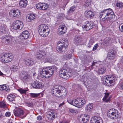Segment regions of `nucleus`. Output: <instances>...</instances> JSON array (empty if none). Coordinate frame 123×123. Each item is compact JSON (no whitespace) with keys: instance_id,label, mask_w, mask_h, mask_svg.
<instances>
[{"instance_id":"obj_34","label":"nucleus","mask_w":123,"mask_h":123,"mask_svg":"<svg viewBox=\"0 0 123 123\" xmlns=\"http://www.w3.org/2000/svg\"><path fill=\"white\" fill-rule=\"evenodd\" d=\"M82 116L83 117L82 118V121L83 122L85 121V120H87L89 119V116L88 114H85L84 115Z\"/></svg>"},{"instance_id":"obj_1","label":"nucleus","mask_w":123,"mask_h":123,"mask_svg":"<svg viewBox=\"0 0 123 123\" xmlns=\"http://www.w3.org/2000/svg\"><path fill=\"white\" fill-rule=\"evenodd\" d=\"M57 69V68L55 66H54L48 67L45 68H40L39 71L42 77L48 78L52 76L54 72Z\"/></svg>"},{"instance_id":"obj_36","label":"nucleus","mask_w":123,"mask_h":123,"mask_svg":"<svg viewBox=\"0 0 123 123\" xmlns=\"http://www.w3.org/2000/svg\"><path fill=\"white\" fill-rule=\"evenodd\" d=\"M92 108V105L91 104H89L86 107L85 109L87 111H89Z\"/></svg>"},{"instance_id":"obj_50","label":"nucleus","mask_w":123,"mask_h":123,"mask_svg":"<svg viewBox=\"0 0 123 123\" xmlns=\"http://www.w3.org/2000/svg\"><path fill=\"white\" fill-rule=\"evenodd\" d=\"M91 4V3L89 1L86 0V1L85 2V6H88L89 5H90Z\"/></svg>"},{"instance_id":"obj_45","label":"nucleus","mask_w":123,"mask_h":123,"mask_svg":"<svg viewBox=\"0 0 123 123\" xmlns=\"http://www.w3.org/2000/svg\"><path fill=\"white\" fill-rule=\"evenodd\" d=\"M75 9V6H73L70 8L68 12V13H70L71 12H73L74 11Z\"/></svg>"},{"instance_id":"obj_58","label":"nucleus","mask_w":123,"mask_h":123,"mask_svg":"<svg viewBox=\"0 0 123 123\" xmlns=\"http://www.w3.org/2000/svg\"><path fill=\"white\" fill-rule=\"evenodd\" d=\"M59 123H68L67 121H63Z\"/></svg>"},{"instance_id":"obj_42","label":"nucleus","mask_w":123,"mask_h":123,"mask_svg":"<svg viewBox=\"0 0 123 123\" xmlns=\"http://www.w3.org/2000/svg\"><path fill=\"white\" fill-rule=\"evenodd\" d=\"M40 93H30V95L32 97L35 98L39 96L40 95Z\"/></svg>"},{"instance_id":"obj_22","label":"nucleus","mask_w":123,"mask_h":123,"mask_svg":"<svg viewBox=\"0 0 123 123\" xmlns=\"http://www.w3.org/2000/svg\"><path fill=\"white\" fill-rule=\"evenodd\" d=\"M86 12L85 15L87 17L92 18L94 17V13L91 11H86Z\"/></svg>"},{"instance_id":"obj_10","label":"nucleus","mask_w":123,"mask_h":123,"mask_svg":"<svg viewBox=\"0 0 123 123\" xmlns=\"http://www.w3.org/2000/svg\"><path fill=\"white\" fill-rule=\"evenodd\" d=\"M94 24L89 21H86L84 23L82 28L84 31H88L93 27Z\"/></svg>"},{"instance_id":"obj_33","label":"nucleus","mask_w":123,"mask_h":123,"mask_svg":"<svg viewBox=\"0 0 123 123\" xmlns=\"http://www.w3.org/2000/svg\"><path fill=\"white\" fill-rule=\"evenodd\" d=\"M106 69L105 68L103 67L100 68L98 71V74H102L104 73L105 72Z\"/></svg>"},{"instance_id":"obj_20","label":"nucleus","mask_w":123,"mask_h":123,"mask_svg":"<svg viewBox=\"0 0 123 123\" xmlns=\"http://www.w3.org/2000/svg\"><path fill=\"white\" fill-rule=\"evenodd\" d=\"M90 122L92 123H101L102 120L100 117H94L91 118Z\"/></svg>"},{"instance_id":"obj_16","label":"nucleus","mask_w":123,"mask_h":123,"mask_svg":"<svg viewBox=\"0 0 123 123\" xmlns=\"http://www.w3.org/2000/svg\"><path fill=\"white\" fill-rule=\"evenodd\" d=\"M29 33L27 30L23 31L22 33L19 36V38L21 40H24L27 39L29 37Z\"/></svg>"},{"instance_id":"obj_24","label":"nucleus","mask_w":123,"mask_h":123,"mask_svg":"<svg viewBox=\"0 0 123 123\" xmlns=\"http://www.w3.org/2000/svg\"><path fill=\"white\" fill-rule=\"evenodd\" d=\"M109 93H105V95L103 99V101L106 102H110V97H109Z\"/></svg>"},{"instance_id":"obj_4","label":"nucleus","mask_w":123,"mask_h":123,"mask_svg":"<svg viewBox=\"0 0 123 123\" xmlns=\"http://www.w3.org/2000/svg\"><path fill=\"white\" fill-rule=\"evenodd\" d=\"M38 32L41 36L46 37L49 34L50 30L48 27L46 25L41 24L38 27Z\"/></svg>"},{"instance_id":"obj_54","label":"nucleus","mask_w":123,"mask_h":123,"mask_svg":"<svg viewBox=\"0 0 123 123\" xmlns=\"http://www.w3.org/2000/svg\"><path fill=\"white\" fill-rule=\"evenodd\" d=\"M59 86L58 85H56L54 86V88L53 90L55 89H59Z\"/></svg>"},{"instance_id":"obj_62","label":"nucleus","mask_w":123,"mask_h":123,"mask_svg":"<svg viewBox=\"0 0 123 123\" xmlns=\"http://www.w3.org/2000/svg\"><path fill=\"white\" fill-rule=\"evenodd\" d=\"M94 63H93L92 64V66H93V65H94Z\"/></svg>"},{"instance_id":"obj_8","label":"nucleus","mask_w":123,"mask_h":123,"mask_svg":"<svg viewBox=\"0 0 123 123\" xmlns=\"http://www.w3.org/2000/svg\"><path fill=\"white\" fill-rule=\"evenodd\" d=\"M104 78L106 80L105 82L107 84H108V86H109L114 85L115 83V78L114 75H107L104 77Z\"/></svg>"},{"instance_id":"obj_59","label":"nucleus","mask_w":123,"mask_h":123,"mask_svg":"<svg viewBox=\"0 0 123 123\" xmlns=\"http://www.w3.org/2000/svg\"><path fill=\"white\" fill-rule=\"evenodd\" d=\"M2 117V115L1 112L0 111V118Z\"/></svg>"},{"instance_id":"obj_21","label":"nucleus","mask_w":123,"mask_h":123,"mask_svg":"<svg viewBox=\"0 0 123 123\" xmlns=\"http://www.w3.org/2000/svg\"><path fill=\"white\" fill-rule=\"evenodd\" d=\"M37 59H41L43 58L46 55V52L43 51L38 52L37 54Z\"/></svg>"},{"instance_id":"obj_9","label":"nucleus","mask_w":123,"mask_h":123,"mask_svg":"<svg viewBox=\"0 0 123 123\" xmlns=\"http://www.w3.org/2000/svg\"><path fill=\"white\" fill-rule=\"evenodd\" d=\"M23 27V22L19 20H16L13 23L12 26V29L15 30H20Z\"/></svg>"},{"instance_id":"obj_23","label":"nucleus","mask_w":123,"mask_h":123,"mask_svg":"<svg viewBox=\"0 0 123 123\" xmlns=\"http://www.w3.org/2000/svg\"><path fill=\"white\" fill-rule=\"evenodd\" d=\"M27 20L28 22H30L33 20L35 19V16L33 14H28L27 16Z\"/></svg>"},{"instance_id":"obj_15","label":"nucleus","mask_w":123,"mask_h":123,"mask_svg":"<svg viewBox=\"0 0 123 123\" xmlns=\"http://www.w3.org/2000/svg\"><path fill=\"white\" fill-rule=\"evenodd\" d=\"M31 85L34 88L40 89L43 87V86L42 83L37 80H36L31 83Z\"/></svg>"},{"instance_id":"obj_40","label":"nucleus","mask_w":123,"mask_h":123,"mask_svg":"<svg viewBox=\"0 0 123 123\" xmlns=\"http://www.w3.org/2000/svg\"><path fill=\"white\" fill-rule=\"evenodd\" d=\"M63 56L65 58L67 59H71L72 56V54H69L64 55Z\"/></svg>"},{"instance_id":"obj_31","label":"nucleus","mask_w":123,"mask_h":123,"mask_svg":"<svg viewBox=\"0 0 123 123\" xmlns=\"http://www.w3.org/2000/svg\"><path fill=\"white\" fill-rule=\"evenodd\" d=\"M3 38V41L5 40L6 41V40L7 42L9 43L10 42H11L12 41V39L11 37H10L8 36H6L4 37V36H3L2 37Z\"/></svg>"},{"instance_id":"obj_27","label":"nucleus","mask_w":123,"mask_h":123,"mask_svg":"<svg viewBox=\"0 0 123 123\" xmlns=\"http://www.w3.org/2000/svg\"><path fill=\"white\" fill-rule=\"evenodd\" d=\"M15 98V96L14 94H9L7 97V99L10 102L14 101Z\"/></svg>"},{"instance_id":"obj_43","label":"nucleus","mask_w":123,"mask_h":123,"mask_svg":"<svg viewBox=\"0 0 123 123\" xmlns=\"http://www.w3.org/2000/svg\"><path fill=\"white\" fill-rule=\"evenodd\" d=\"M6 29L5 27L3 25V26H1L0 27V32L3 33H5Z\"/></svg>"},{"instance_id":"obj_44","label":"nucleus","mask_w":123,"mask_h":123,"mask_svg":"<svg viewBox=\"0 0 123 123\" xmlns=\"http://www.w3.org/2000/svg\"><path fill=\"white\" fill-rule=\"evenodd\" d=\"M61 42L60 43L61 44H63V45H65V43L66 42H67L68 44V43L67 39L65 38H62L61 40Z\"/></svg>"},{"instance_id":"obj_6","label":"nucleus","mask_w":123,"mask_h":123,"mask_svg":"<svg viewBox=\"0 0 123 123\" xmlns=\"http://www.w3.org/2000/svg\"><path fill=\"white\" fill-rule=\"evenodd\" d=\"M77 100L76 99L68 100L67 102L70 104L78 107L80 108L84 105L86 102L85 99Z\"/></svg>"},{"instance_id":"obj_61","label":"nucleus","mask_w":123,"mask_h":123,"mask_svg":"<svg viewBox=\"0 0 123 123\" xmlns=\"http://www.w3.org/2000/svg\"><path fill=\"white\" fill-rule=\"evenodd\" d=\"M3 75V74L2 72H1L0 71V75L1 76H2Z\"/></svg>"},{"instance_id":"obj_25","label":"nucleus","mask_w":123,"mask_h":123,"mask_svg":"<svg viewBox=\"0 0 123 123\" xmlns=\"http://www.w3.org/2000/svg\"><path fill=\"white\" fill-rule=\"evenodd\" d=\"M25 64L27 66H31L35 64V62L32 59H30L27 60L25 61Z\"/></svg>"},{"instance_id":"obj_13","label":"nucleus","mask_w":123,"mask_h":123,"mask_svg":"<svg viewBox=\"0 0 123 123\" xmlns=\"http://www.w3.org/2000/svg\"><path fill=\"white\" fill-rule=\"evenodd\" d=\"M68 45L67 42L65 43V45H64L63 44H61V43H59L57 45L56 49L57 51L62 52L66 51Z\"/></svg>"},{"instance_id":"obj_30","label":"nucleus","mask_w":123,"mask_h":123,"mask_svg":"<svg viewBox=\"0 0 123 123\" xmlns=\"http://www.w3.org/2000/svg\"><path fill=\"white\" fill-rule=\"evenodd\" d=\"M95 38L94 37H91L90 38L88 44L87 45L88 47L90 48L91 45H92L95 42Z\"/></svg>"},{"instance_id":"obj_19","label":"nucleus","mask_w":123,"mask_h":123,"mask_svg":"<svg viewBox=\"0 0 123 123\" xmlns=\"http://www.w3.org/2000/svg\"><path fill=\"white\" fill-rule=\"evenodd\" d=\"M24 112L22 109L18 108L14 112V115L17 117H19L23 115Z\"/></svg>"},{"instance_id":"obj_38","label":"nucleus","mask_w":123,"mask_h":123,"mask_svg":"<svg viewBox=\"0 0 123 123\" xmlns=\"http://www.w3.org/2000/svg\"><path fill=\"white\" fill-rule=\"evenodd\" d=\"M43 3H38L36 6V7L37 9L42 10V9Z\"/></svg>"},{"instance_id":"obj_57","label":"nucleus","mask_w":123,"mask_h":123,"mask_svg":"<svg viewBox=\"0 0 123 123\" xmlns=\"http://www.w3.org/2000/svg\"><path fill=\"white\" fill-rule=\"evenodd\" d=\"M64 104V103H62L60 104L59 105V106L60 107H61Z\"/></svg>"},{"instance_id":"obj_3","label":"nucleus","mask_w":123,"mask_h":123,"mask_svg":"<svg viewBox=\"0 0 123 123\" xmlns=\"http://www.w3.org/2000/svg\"><path fill=\"white\" fill-rule=\"evenodd\" d=\"M66 65H64L59 73L60 76L64 79H67L71 76V69L66 67Z\"/></svg>"},{"instance_id":"obj_48","label":"nucleus","mask_w":123,"mask_h":123,"mask_svg":"<svg viewBox=\"0 0 123 123\" xmlns=\"http://www.w3.org/2000/svg\"><path fill=\"white\" fill-rule=\"evenodd\" d=\"M119 30L121 32H123V23L119 25Z\"/></svg>"},{"instance_id":"obj_56","label":"nucleus","mask_w":123,"mask_h":123,"mask_svg":"<svg viewBox=\"0 0 123 123\" xmlns=\"http://www.w3.org/2000/svg\"><path fill=\"white\" fill-rule=\"evenodd\" d=\"M42 117L41 116H38L37 117V120H38L39 121H40L42 119Z\"/></svg>"},{"instance_id":"obj_49","label":"nucleus","mask_w":123,"mask_h":123,"mask_svg":"<svg viewBox=\"0 0 123 123\" xmlns=\"http://www.w3.org/2000/svg\"><path fill=\"white\" fill-rule=\"evenodd\" d=\"M118 87L120 89L123 90V82H121L119 85Z\"/></svg>"},{"instance_id":"obj_11","label":"nucleus","mask_w":123,"mask_h":123,"mask_svg":"<svg viewBox=\"0 0 123 123\" xmlns=\"http://www.w3.org/2000/svg\"><path fill=\"white\" fill-rule=\"evenodd\" d=\"M9 14L14 18H18L21 15L20 12L18 9L11 10L9 12Z\"/></svg>"},{"instance_id":"obj_29","label":"nucleus","mask_w":123,"mask_h":123,"mask_svg":"<svg viewBox=\"0 0 123 123\" xmlns=\"http://www.w3.org/2000/svg\"><path fill=\"white\" fill-rule=\"evenodd\" d=\"M111 39L110 37H106L103 41V43L104 44L107 45L111 42Z\"/></svg>"},{"instance_id":"obj_60","label":"nucleus","mask_w":123,"mask_h":123,"mask_svg":"<svg viewBox=\"0 0 123 123\" xmlns=\"http://www.w3.org/2000/svg\"><path fill=\"white\" fill-rule=\"evenodd\" d=\"M121 61L123 63V56L122 57V58L121 59Z\"/></svg>"},{"instance_id":"obj_37","label":"nucleus","mask_w":123,"mask_h":123,"mask_svg":"<svg viewBox=\"0 0 123 123\" xmlns=\"http://www.w3.org/2000/svg\"><path fill=\"white\" fill-rule=\"evenodd\" d=\"M49 6V5L47 3H43L42 10H46L48 8Z\"/></svg>"},{"instance_id":"obj_39","label":"nucleus","mask_w":123,"mask_h":123,"mask_svg":"<svg viewBox=\"0 0 123 123\" xmlns=\"http://www.w3.org/2000/svg\"><path fill=\"white\" fill-rule=\"evenodd\" d=\"M8 86H6V85H0V90H8Z\"/></svg>"},{"instance_id":"obj_52","label":"nucleus","mask_w":123,"mask_h":123,"mask_svg":"<svg viewBox=\"0 0 123 123\" xmlns=\"http://www.w3.org/2000/svg\"><path fill=\"white\" fill-rule=\"evenodd\" d=\"M11 115V113L9 112H7L5 113V115L6 117H9Z\"/></svg>"},{"instance_id":"obj_17","label":"nucleus","mask_w":123,"mask_h":123,"mask_svg":"<svg viewBox=\"0 0 123 123\" xmlns=\"http://www.w3.org/2000/svg\"><path fill=\"white\" fill-rule=\"evenodd\" d=\"M23 75L22 77L24 81H27L31 79V77L26 72H22L21 74V75Z\"/></svg>"},{"instance_id":"obj_51","label":"nucleus","mask_w":123,"mask_h":123,"mask_svg":"<svg viewBox=\"0 0 123 123\" xmlns=\"http://www.w3.org/2000/svg\"><path fill=\"white\" fill-rule=\"evenodd\" d=\"M98 47V44H95L93 47L92 51H94L96 50Z\"/></svg>"},{"instance_id":"obj_7","label":"nucleus","mask_w":123,"mask_h":123,"mask_svg":"<svg viewBox=\"0 0 123 123\" xmlns=\"http://www.w3.org/2000/svg\"><path fill=\"white\" fill-rule=\"evenodd\" d=\"M119 114L117 110L112 108L109 110L108 111L107 116L110 119H114L117 118Z\"/></svg>"},{"instance_id":"obj_47","label":"nucleus","mask_w":123,"mask_h":123,"mask_svg":"<svg viewBox=\"0 0 123 123\" xmlns=\"http://www.w3.org/2000/svg\"><path fill=\"white\" fill-rule=\"evenodd\" d=\"M26 105L27 106L31 107H32L33 106V103L31 102H28L26 103Z\"/></svg>"},{"instance_id":"obj_5","label":"nucleus","mask_w":123,"mask_h":123,"mask_svg":"<svg viewBox=\"0 0 123 123\" xmlns=\"http://www.w3.org/2000/svg\"><path fill=\"white\" fill-rule=\"evenodd\" d=\"M67 91L64 87L62 88V89H55L52 90V94L53 96L60 97L66 96Z\"/></svg>"},{"instance_id":"obj_46","label":"nucleus","mask_w":123,"mask_h":123,"mask_svg":"<svg viewBox=\"0 0 123 123\" xmlns=\"http://www.w3.org/2000/svg\"><path fill=\"white\" fill-rule=\"evenodd\" d=\"M116 6L119 8H121L123 6V3L122 2H117V3Z\"/></svg>"},{"instance_id":"obj_64","label":"nucleus","mask_w":123,"mask_h":123,"mask_svg":"<svg viewBox=\"0 0 123 123\" xmlns=\"http://www.w3.org/2000/svg\"><path fill=\"white\" fill-rule=\"evenodd\" d=\"M94 63H97V62H94Z\"/></svg>"},{"instance_id":"obj_41","label":"nucleus","mask_w":123,"mask_h":123,"mask_svg":"<svg viewBox=\"0 0 123 123\" xmlns=\"http://www.w3.org/2000/svg\"><path fill=\"white\" fill-rule=\"evenodd\" d=\"M6 106V104L4 101H0V107L5 108Z\"/></svg>"},{"instance_id":"obj_55","label":"nucleus","mask_w":123,"mask_h":123,"mask_svg":"<svg viewBox=\"0 0 123 123\" xmlns=\"http://www.w3.org/2000/svg\"><path fill=\"white\" fill-rule=\"evenodd\" d=\"M69 111L73 113H75L76 112V111L74 110L70 109H69Z\"/></svg>"},{"instance_id":"obj_63","label":"nucleus","mask_w":123,"mask_h":123,"mask_svg":"<svg viewBox=\"0 0 123 123\" xmlns=\"http://www.w3.org/2000/svg\"><path fill=\"white\" fill-rule=\"evenodd\" d=\"M35 73H34L33 74V75L34 76V75L35 74Z\"/></svg>"},{"instance_id":"obj_28","label":"nucleus","mask_w":123,"mask_h":123,"mask_svg":"<svg viewBox=\"0 0 123 123\" xmlns=\"http://www.w3.org/2000/svg\"><path fill=\"white\" fill-rule=\"evenodd\" d=\"M81 38L80 36H76L74 38V43L75 44L81 42Z\"/></svg>"},{"instance_id":"obj_32","label":"nucleus","mask_w":123,"mask_h":123,"mask_svg":"<svg viewBox=\"0 0 123 123\" xmlns=\"http://www.w3.org/2000/svg\"><path fill=\"white\" fill-rule=\"evenodd\" d=\"M18 90L22 94H25L26 93V92L28 91L27 90L24 89L22 88L19 89Z\"/></svg>"},{"instance_id":"obj_14","label":"nucleus","mask_w":123,"mask_h":123,"mask_svg":"<svg viewBox=\"0 0 123 123\" xmlns=\"http://www.w3.org/2000/svg\"><path fill=\"white\" fill-rule=\"evenodd\" d=\"M4 58L3 60L6 63L10 62L13 60L12 55V54L6 53L4 56Z\"/></svg>"},{"instance_id":"obj_35","label":"nucleus","mask_w":123,"mask_h":123,"mask_svg":"<svg viewBox=\"0 0 123 123\" xmlns=\"http://www.w3.org/2000/svg\"><path fill=\"white\" fill-rule=\"evenodd\" d=\"M19 67L17 65H13L12 66L11 68V70L13 71H17Z\"/></svg>"},{"instance_id":"obj_18","label":"nucleus","mask_w":123,"mask_h":123,"mask_svg":"<svg viewBox=\"0 0 123 123\" xmlns=\"http://www.w3.org/2000/svg\"><path fill=\"white\" fill-rule=\"evenodd\" d=\"M67 27L64 25H60L59 28V32L60 35L64 34L66 31Z\"/></svg>"},{"instance_id":"obj_12","label":"nucleus","mask_w":123,"mask_h":123,"mask_svg":"<svg viewBox=\"0 0 123 123\" xmlns=\"http://www.w3.org/2000/svg\"><path fill=\"white\" fill-rule=\"evenodd\" d=\"M56 115V113L52 110H50L48 112L47 116L49 122H52L55 118V115Z\"/></svg>"},{"instance_id":"obj_53","label":"nucleus","mask_w":123,"mask_h":123,"mask_svg":"<svg viewBox=\"0 0 123 123\" xmlns=\"http://www.w3.org/2000/svg\"><path fill=\"white\" fill-rule=\"evenodd\" d=\"M114 55L112 54H110L109 58L111 59H112L114 58Z\"/></svg>"},{"instance_id":"obj_26","label":"nucleus","mask_w":123,"mask_h":123,"mask_svg":"<svg viewBox=\"0 0 123 123\" xmlns=\"http://www.w3.org/2000/svg\"><path fill=\"white\" fill-rule=\"evenodd\" d=\"M27 0H21L19 3V5L21 7H25L27 4Z\"/></svg>"},{"instance_id":"obj_2","label":"nucleus","mask_w":123,"mask_h":123,"mask_svg":"<svg viewBox=\"0 0 123 123\" xmlns=\"http://www.w3.org/2000/svg\"><path fill=\"white\" fill-rule=\"evenodd\" d=\"M114 16V12L110 8L105 10L100 13L99 14L100 18H102L103 21H104L106 19L109 20L113 18Z\"/></svg>"}]
</instances>
